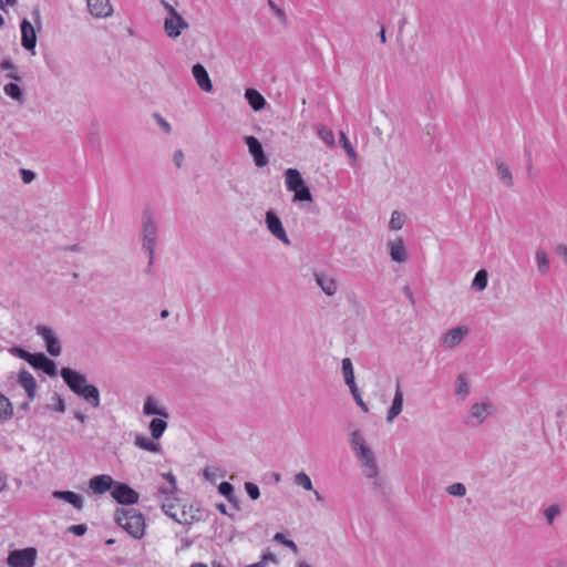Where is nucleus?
I'll list each match as a JSON object with an SVG mask.
<instances>
[{
    "mask_svg": "<svg viewBox=\"0 0 567 567\" xmlns=\"http://www.w3.org/2000/svg\"><path fill=\"white\" fill-rule=\"evenodd\" d=\"M55 404L53 406V410L60 413H63L65 411V402L61 395L58 393L54 394Z\"/></svg>",
    "mask_w": 567,
    "mask_h": 567,
    "instance_id": "bf43d9fd",
    "label": "nucleus"
},
{
    "mask_svg": "<svg viewBox=\"0 0 567 567\" xmlns=\"http://www.w3.org/2000/svg\"><path fill=\"white\" fill-rule=\"evenodd\" d=\"M389 227L392 230H399V229H401L403 227V220H402L401 213H399L398 210H394L391 214V219H390V223H389Z\"/></svg>",
    "mask_w": 567,
    "mask_h": 567,
    "instance_id": "de8ad7c7",
    "label": "nucleus"
},
{
    "mask_svg": "<svg viewBox=\"0 0 567 567\" xmlns=\"http://www.w3.org/2000/svg\"><path fill=\"white\" fill-rule=\"evenodd\" d=\"M37 549L27 547L23 549H14L9 553L7 563L10 567H33L37 560Z\"/></svg>",
    "mask_w": 567,
    "mask_h": 567,
    "instance_id": "20e7f679",
    "label": "nucleus"
},
{
    "mask_svg": "<svg viewBox=\"0 0 567 567\" xmlns=\"http://www.w3.org/2000/svg\"><path fill=\"white\" fill-rule=\"evenodd\" d=\"M35 331H37V334H39L45 342L47 351L52 357H58L61 354L62 349H61L60 341L55 337L53 330L50 327L39 324V326H37Z\"/></svg>",
    "mask_w": 567,
    "mask_h": 567,
    "instance_id": "6e6552de",
    "label": "nucleus"
},
{
    "mask_svg": "<svg viewBox=\"0 0 567 567\" xmlns=\"http://www.w3.org/2000/svg\"><path fill=\"white\" fill-rule=\"evenodd\" d=\"M13 416V405L11 401L0 393V422H7Z\"/></svg>",
    "mask_w": 567,
    "mask_h": 567,
    "instance_id": "bb28decb",
    "label": "nucleus"
},
{
    "mask_svg": "<svg viewBox=\"0 0 567 567\" xmlns=\"http://www.w3.org/2000/svg\"><path fill=\"white\" fill-rule=\"evenodd\" d=\"M161 3H162V4L164 6V8L167 10V12H168L169 17H176V14H179V13L175 10V8H174L172 4H169L167 1H165V0H161Z\"/></svg>",
    "mask_w": 567,
    "mask_h": 567,
    "instance_id": "e2e57ef3",
    "label": "nucleus"
},
{
    "mask_svg": "<svg viewBox=\"0 0 567 567\" xmlns=\"http://www.w3.org/2000/svg\"><path fill=\"white\" fill-rule=\"evenodd\" d=\"M74 419H76L78 421H80L82 424L86 423L87 421V415L83 414L81 411L79 410H75L74 411Z\"/></svg>",
    "mask_w": 567,
    "mask_h": 567,
    "instance_id": "69168bd1",
    "label": "nucleus"
},
{
    "mask_svg": "<svg viewBox=\"0 0 567 567\" xmlns=\"http://www.w3.org/2000/svg\"><path fill=\"white\" fill-rule=\"evenodd\" d=\"M340 142L342 144V147L348 153V155L351 158L355 159L357 158V153H355L353 146L351 145L349 138L347 137V135L343 132H340Z\"/></svg>",
    "mask_w": 567,
    "mask_h": 567,
    "instance_id": "09e8293b",
    "label": "nucleus"
},
{
    "mask_svg": "<svg viewBox=\"0 0 567 567\" xmlns=\"http://www.w3.org/2000/svg\"><path fill=\"white\" fill-rule=\"evenodd\" d=\"M488 274L485 269H480L473 280H472V289L475 291H483L487 287Z\"/></svg>",
    "mask_w": 567,
    "mask_h": 567,
    "instance_id": "473e14b6",
    "label": "nucleus"
},
{
    "mask_svg": "<svg viewBox=\"0 0 567 567\" xmlns=\"http://www.w3.org/2000/svg\"><path fill=\"white\" fill-rule=\"evenodd\" d=\"M265 224L274 237L279 239L286 246L291 245V241L284 228L282 221L275 210L269 209L266 212Z\"/></svg>",
    "mask_w": 567,
    "mask_h": 567,
    "instance_id": "423d86ee",
    "label": "nucleus"
},
{
    "mask_svg": "<svg viewBox=\"0 0 567 567\" xmlns=\"http://www.w3.org/2000/svg\"><path fill=\"white\" fill-rule=\"evenodd\" d=\"M403 409V392L401 390V384L398 381L395 385V393L392 400V404L388 410L386 421L389 423L393 422V420L402 412Z\"/></svg>",
    "mask_w": 567,
    "mask_h": 567,
    "instance_id": "6ab92c4d",
    "label": "nucleus"
},
{
    "mask_svg": "<svg viewBox=\"0 0 567 567\" xmlns=\"http://www.w3.org/2000/svg\"><path fill=\"white\" fill-rule=\"evenodd\" d=\"M143 413L145 415H158L161 417L169 416L168 412L164 408H158L156 401L152 396H148L145 400L144 406H143Z\"/></svg>",
    "mask_w": 567,
    "mask_h": 567,
    "instance_id": "393cba45",
    "label": "nucleus"
},
{
    "mask_svg": "<svg viewBox=\"0 0 567 567\" xmlns=\"http://www.w3.org/2000/svg\"><path fill=\"white\" fill-rule=\"evenodd\" d=\"M547 523L551 525L557 515L560 514V507L556 504L548 506L544 512Z\"/></svg>",
    "mask_w": 567,
    "mask_h": 567,
    "instance_id": "3c124183",
    "label": "nucleus"
},
{
    "mask_svg": "<svg viewBox=\"0 0 567 567\" xmlns=\"http://www.w3.org/2000/svg\"><path fill=\"white\" fill-rule=\"evenodd\" d=\"M403 293L405 295V297L408 298L410 303L412 306H414L415 305V299H414L413 292L411 291V288L408 285L403 287Z\"/></svg>",
    "mask_w": 567,
    "mask_h": 567,
    "instance_id": "680f3d73",
    "label": "nucleus"
},
{
    "mask_svg": "<svg viewBox=\"0 0 567 567\" xmlns=\"http://www.w3.org/2000/svg\"><path fill=\"white\" fill-rule=\"evenodd\" d=\"M293 483L298 486H301L306 491H312V482L310 476L306 472H299L293 477Z\"/></svg>",
    "mask_w": 567,
    "mask_h": 567,
    "instance_id": "4c0bfd02",
    "label": "nucleus"
},
{
    "mask_svg": "<svg viewBox=\"0 0 567 567\" xmlns=\"http://www.w3.org/2000/svg\"><path fill=\"white\" fill-rule=\"evenodd\" d=\"M245 491L252 501H256L260 497V489L258 485L252 482L245 483Z\"/></svg>",
    "mask_w": 567,
    "mask_h": 567,
    "instance_id": "8fccbe9b",
    "label": "nucleus"
},
{
    "mask_svg": "<svg viewBox=\"0 0 567 567\" xmlns=\"http://www.w3.org/2000/svg\"><path fill=\"white\" fill-rule=\"evenodd\" d=\"M153 116L156 120V123L162 127V130L166 134H169L172 131L171 124L159 113H154Z\"/></svg>",
    "mask_w": 567,
    "mask_h": 567,
    "instance_id": "5fc2aeb1",
    "label": "nucleus"
},
{
    "mask_svg": "<svg viewBox=\"0 0 567 567\" xmlns=\"http://www.w3.org/2000/svg\"><path fill=\"white\" fill-rule=\"evenodd\" d=\"M350 444H351L353 452H355L359 449H361L362 446L367 445L365 441L359 430H355L351 433Z\"/></svg>",
    "mask_w": 567,
    "mask_h": 567,
    "instance_id": "79ce46f5",
    "label": "nucleus"
},
{
    "mask_svg": "<svg viewBox=\"0 0 567 567\" xmlns=\"http://www.w3.org/2000/svg\"><path fill=\"white\" fill-rule=\"evenodd\" d=\"M354 454L364 466L365 476L369 478L377 477L379 474V467L372 450L368 445H364L358 451H355Z\"/></svg>",
    "mask_w": 567,
    "mask_h": 567,
    "instance_id": "0eeeda50",
    "label": "nucleus"
},
{
    "mask_svg": "<svg viewBox=\"0 0 567 567\" xmlns=\"http://www.w3.org/2000/svg\"><path fill=\"white\" fill-rule=\"evenodd\" d=\"M495 166L498 177L503 182V184L506 185L507 187H512L514 183L509 167L499 158L495 161Z\"/></svg>",
    "mask_w": 567,
    "mask_h": 567,
    "instance_id": "a878e982",
    "label": "nucleus"
},
{
    "mask_svg": "<svg viewBox=\"0 0 567 567\" xmlns=\"http://www.w3.org/2000/svg\"><path fill=\"white\" fill-rule=\"evenodd\" d=\"M29 364L35 370H41L49 377H55L58 373L55 362L48 358L43 352L33 353L32 359L29 360Z\"/></svg>",
    "mask_w": 567,
    "mask_h": 567,
    "instance_id": "9b49d317",
    "label": "nucleus"
},
{
    "mask_svg": "<svg viewBox=\"0 0 567 567\" xmlns=\"http://www.w3.org/2000/svg\"><path fill=\"white\" fill-rule=\"evenodd\" d=\"M163 478H165L168 482V486H161L158 488V495H171L175 494L177 491L176 486V477L172 472L163 473Z\"/></svg>",
    "mask_w": 567,
    "mask_h": 567,
    "instance_id": "2f4dec72",
    "label": "nucleus"
},
{
    "mask_svg": "<svg viewBox=\"0 0 567 567\" xmlns=\"http://www.w3.org/2000/svg\"><path fill=\"white\" fill-rule=\"evenodd\" d=\"M112 497L121 505L131 506L138 502L140 495L128 484L115 482L111 489Z\"/></svg>",
    "mask_w": 567,
    "mask_h": 567,
    "instance_id": "39448f33",
    "label": "nucleus"
},
{
    "mask_svg": "<svg viewBox=\"0 0 567 567\" xmlns=\"http://www.w3.org/2000/svg\"><path fill=\"white\" fill-rule=\"evenodd\" d=\"M217 473L220 474V476H223L224 474L220 472V470L218 467H214V466H206L204 470H203V476L206 481L210 482V483H215L216 482V477H217Z\"/></svg>",
    "mask_w": 567,
    "mask_h": 567,
    "instance_id": "49530a36",
    "label": "nucleus"
},
{
    "mask_svg": "<svg viewBox=\"0 0 567 567\" xmlns=\"http://www.w3.org/2000/svg\"><path fill=\"white\" fill-rule=\"evenodd\" d=\"M390 249V256L393 261L404 262L408 258L406 249L404 246V241L402 238H398L396 240H392L388 244Z\"/></svg>",
    "mask_w": 567,
    "mask_h": 567,
    "instance_id": "5701e85b",
    "label": "nucleus"
},
{
    "mask_svg": "<svg viewBox=\"0 0 567 567\" xmlns=\"http://www.w3.org/2000/svg\"><path fill=\"white\" fill-rule=\"evenodd\" d=\"M115 482L110 475L101 474L95 475L89 481V487L95 494H104L109 489L113 488Z\"/></svg>",
    "mask_w": 567,
    "mask_h": 567,
    "instance_id": "2eb2a0df",
    "label": "nucleus"
},
{
    "mask_svg": "<svg viewBox=\"0 0 567 567\" xmlns=\"http://www.w3.org/2000/svg\"><path fill=\"white\" fill-rule=\"evenodd\" d=\"M3 91L14 101H22L23 99V91L17 83L10 82L6 84Z\"/></svg>",
    "mask_w": 567,
    "mask_h": 567,
    "instance_id": "c9c22d12",
    "label": "nucleus"
},
{
    "mask_svg": "<svg viewBox=\"0 0 567 567\" xmlns=\"http://www.w3.org/2000/svg\"><path fill=\"white\" fill-rule=\"evenodd\" d=\"M163 496H164V498L162 502V509L164 511V513L167 516H169L171 518H173L176 522H179V519L176 517V514L172 512V509L175 507V502L177 501V498L175 497V494L163 495Z\"/></svg>",
    "mask_w": 567,
    "mask_h": 567,
    "instance_id": "72a5a7b5",
    "label": "nucleus"
},
{
    "mask_svg": "<svg viewBox=\"0 0 567 567\" xmlns=\"http://www.w3.org/2000/svg\"><path fill=\"white\" fill-rule=\"evenodd\" d=\"M470 392V385L464 374H460L456 379L455 394L462 398Z\"/></svg>",
    "mask_w": 567,
    "mask_h": 567,
    "instance_id": "ea45409f",
    "label": "nucleus"
},
{
    "mask_svg": "<svg viewBox=\"0 0 567 567\" xmlns=\"http://www.w3.org/2000/svg\"><path fill=\"white\" fill-rule=\"evenodd\" d=\"M342 373L344 382L349 388L357 385L351 359L344 358L342 360Z\"/></svg>",
    "mask_w": 567,
    "mask_h": 567,
    "instance_id": "c756f323",
    "label": "nucleus"
},
{
    "mask_svg": "<svg viewBox=\"0 0 567 567\" xmlns=\"http://www.w3.org/2000/svg\"><path fill=\"white\" fill-rule=\"evenodd\" d=\"M285 177L287 189L290 192L297 190V188L306 184L300 172L296 168H288L285 172Z\"/></svg>",
    "mask_w": 567,
    "mask_h": 567,
    "instance_id": "b1692460",
    "label": "nucleus"
},
{
    "mask_svg": "<svg viewBox=\"0 0 567 567\" xmlns=\"http://www.w3.org/2000/svg\"><path fill=\"white\" fill-rule=\"evenodd\" d=\"M60 375L74 394L83 398L92 408H100V391L94 384L86 383V377L83 373L64 367L60 370Z\"/></svg>",
    "mask_w": 567,
    "mask_h": 567,
    "instance_id": "f257e3e1",
    "label": "nucleus"
},
{
    "mask_svg": "<svg viewBox=\"0 0 567 567\" xmlns=\"http://www.w3.org/2000/svg\"><path fill=\"white\" fill-rule=\"evenodd\" d=\"M20 174L24 184H30L35 178V173L30 169L22 168Z\"/></svg>",
    "mask_w": 567,
    "mask_h": 567,
    "instance_id": "4d7b16f0",
    "label": "nucleus"
},
{
    "mask_svg": "<svg viewBox=\"0 0 567 567\" xmlns=\"http://www.w3.org/2000/svg\"><path fill=\"white\" fill-rule=\"evenodd\" d=\"M245 99L255 112H259L265 109L267 102L262 94L256 89L249 87L245 91Z\"/></svg>",
    "mask_w": 567,
    "mask_h": 567,
    "instance_id": "4be33fe9",
    "label": "nucleus"
},
{
    "mask_svg": "<svg viewBox=\"0 0 567 567\" xmlns=\"http://www.w3.org/2000/svg\"><path fill=\"white\" fill-rule=\"evenodd\" d=\"M244 141L249 154L254 157L255 165L259 168L265 167L268 164V157L264 152L260 141L252 135L244 136Z\"/></svg>",
    "mask_w": 567,
    "mask_h": 567,
    "instance_id": "1a4fd4ad",
    "label": "nucleus"
},
{
    "mask_svg": "<svg viewBox=\"0 0 567 567\" xmlns=\"http://www.w3.org/2000/svg\"><path fill=\"white\" fill-rule=\"evenodd\" d=\"M115 523L134 539H142L145 535V516L137 509L116 508L114 513Z\"/></svg>",
    "mask_w": 567,
    "mask_h": 567,
    "instance_id": "7ed1b4c3",
    "label": "nucleus"
},
{
    "mask_svg": "<svg viewBox=\"0 0 567 567\" xmlns=\"http://www.w3.org/2000/svg\"><path fill=\"white\" fill-rule=\"evenodd\" d=\"M293 202H312V194L306 184L293 190Z\"/></svg>",
    "mask_w": 567,
    "mask_h": 567,
    "instance_id": "58836bf2",
    "label": "nucleus"
},
{
    "mask_svg": "<svg viewBox=\"0 0 567 567\" xmlns=\"http://www.w3.org/2000/svg\"><path fill=\"white\" fill-rule=\"evenodd\" d=\"M218 493L226 497L228 502H233L235 499L234 486L227 481H224L218 485Z\"/></svg>",
    "mask_w": 567,
    "mask_h": 567,
    "instance_id": "a19ab883",
    "label": "nucleus"
},
{
    "mask_svg": "<svg viewBox=\"0 0 567 567\" xmlns=\"http://www.w3.org/2000/svg\"><path fill=\"white\" fill-rule=\"evenodd\" d=\"M9 352H10L12 355H14V357H17V358H19V359L27 361L28 363H29V360H31V359H32V357H33V353H31V352L27 351L25 349H23V348H21V347H19V346H13V347H11V348L9 349Z\"/></svg>",
    "mask_w": 567,
    "mask_h": 567,
    "instance_id": "37998d69",
    "label": "nucleus"
},
{
    "mask_svg": "<svg viewBox=\"0 0 567 567\" xmlns=\"http://www.w3.org/2000/svg\"><path fill=\"white\" fill-rule=\"evenodd\" d=\"M90 13L95 18H106L113 12L109 0H87Z\"/></svg>",
    "mask_w": 567,
    "mask_h": 567,
    "instance_id": "a211bd4d",
    "label": "nucleus"
},
{
    "mask_svg": "<svg viewBox=\"0 0 567 567\" xmlns=\"http://www.w3.org/2000/svg\"><path fill=\"white\" fill-rule=\"evenodd\" d=\"M267 3H268V7L272 10V12L276 14L280 24L287 25L288 21H287L286 12L280 7H278L272 0H268Z\"/></svg>",
    "mask_w": 567,
    "mask_h": 567,
    "instance_id": "c03bdc74",
    "label": "nucleus"
},
{
    "mask_svg": "<svg viewBox=\"0 0 567 567\" xmlns=\"http://www.w3.org/2000/svg\"><path fill=\"white\" fill-rule=\"evenodd\" d=\"M216 508L219 511L220 514L223 515H229L228 512H227V508H226V505L223 504V503H218L216 505Z\"/></svg>",
    "mask_w": 567,
    "mask_h": 567,
    "instance_id": "774afa93",
    "label": "nucleus"
},
{
    "mask_svg": "<svg viewBox=\"0 0 567 567\" xmlns=\"http://www.w3.org/2000/svg\"><path fill=\"white\" fill-rule=\"evenodd\" d=\"M260 561L267 566L268 563H274V564H278V559H277V556L275 554H272L271 551H266L261 555V558H260Z\"/></svg>",
    "mask_w": 567,
    "mask_h": 567,
    "instance_id": "13d9d810",
    "label": "nucleus"
},
{
    "mask_svg": "<svg viewBox=\"0 0 567 567\" xmlns=\"http://www.w3.org/2000/svg\"><path fill=\"white\" fill-rule=\"evenodd\" d=\"M319 135L327 144H329V145L334 144V135L331 130L321 127V130H319Z\"/></svg>",
    "mask_w": 567,
    "mask_h": 567,
    "instance_id": "864d4df0",
    "label": "nucleus"
},
{
    "mask_svg": "<svg viewBox=\"0 0 567 567\" xmlns=\"http://www.w3.org/2000/svg\"><path fill=\"white\" fill-rule=\"evenodd\" d=\"M313 276L317 285L322 289V291L327 296L332 297L337 293L338 282L333 277L324 272H315Z\"/></svg>",
    "mask_w": 567,
    "mask_h": 567,
    "instance_id": "f3484780",
    "label": "nucleus"
},
{
    "mask_svg": "<svg viewBox=\"0 0 567 567\" xmlns=\"http://www.w3.org/2000/svg\"><path fill=\"white\" fill-rule=\"evenodd\" d=\"M134 443L137 447L145 450L147 452L157 453L161 450L159 444L153 442L152 440L143 435H136Z\"/></svg>",
    "mask_w": 567,
    "mask_h": 567,
    "instance_id": "cd10ccee",
    "label": "nucleus"
},
{
    "mask_svg": "<svg viewBox=\"0 0 567 567\" xmlns=\"http://www.w3.org/2000/svg\"><path fill=\"white\" fill-rule=\"evenodd\" d=\"M468 329L466 327H456L450 329L442 338V342L446 348L453 349L458 346L464 337L467 334Z\"/></svg>",
    "mask_w": 567,
    "mask_h": 567,
    "instance_id": "dca6fc26",
    "label": "nucleus"
},
{
    "mask_svg": "<svg viewBox=\"0 0 567 567\" xmlns=\"http://www.w3.org/2000/svg\"><path fill=\"white\" fill-rule=\"evenodd\" d=\"M492 409L493 405L489 402L474 403L470 410V417L476 420V424H482L491 414Z\"/></svg>",
    "mask_w": 567,
    "mask_h": 567,
    "instance_id": "412c9836",
    "label": "nucleus"
},
{
    "mask_svg": "<svg viewBox=\"0 0 567 567\" xmlns=\"http://www.w3.org/2000/svg\"><path fill=\"white\" fill-rule=\"evenodd\" d=\"M192 73L194 79L196 80L197 85L203 90L204 92H212L213 91V83L210 80V76L206 70V68L200 64L196 63L192 68Z\"/></svg>",
    "mask_w": 567,
    "mask_h": 567,
    "instance_id": "4468645a",
    "label": "nucleus"
},
{
    "mask_svg": "<svg viewBox=\"0 0 567 567\" xmlns=\"http://www.w3.org/2000/svg\"><path fill=\"white\" fill-rule=\"evenodd\" d=\"M158 231L159 228L155 218L154 209L150 205H147L143 208L141 215L142 249L147 251L148 254V264L146 268L147 272L151 271L155 260Z\"/></svg>",
    "mask_w": 567,
    "mask_h": 567,
    "instance_id": "f03ea898",
    "label": "nucleus"
},
{
    "mask_svg": "<svg viewBox=\"0 0 567 567\" xmlns=\"http://www.w3.org/2000/svg\"><path fill=\"white\" fill-rule=\"evenodd\" d=\"M52 496L56 499H61L71 504L78 511H81L84 506L83 497L72 491H54Z\"/></svg>",
    "mask_w": 567,
    "mask_h": 567,
    "instance_id": "aec40b11",
    "label": "nucleus"
},
{
    "mask_svg": "<svg viewBox=\"0 0 567 567\" xmlns=\"http://www.w3.org/2000/svg\"><path fill=\"white\" fill-rule=\"evenodd\" d=\"M173 161H174V164L177 168H181L182 167V164H183V161H184V153L182 150H177L175 153H174V156H173Z\"/></svg>",
    "mask_w": 567,
    "mask_h": 567,
    "instance_id": "052dcab7",
    "label": "nucleus"
},
{
    "mask_svg": "<svg viewBox=\"0 0 567 567\" xmlns=\"http://www.w3.org/2000/svg\"><path fill=\"white\" fill-rule=\"evenodd\" d=\"M167 427V422L163 419H153L150 422L151 435L154 440H159Z\"/></svg>",
    "mask_w": 567,
    "mask_h": 567,
    "instance_id": "7c9ffc66",
    "label": "nucleus"
},
{
    "mask_svg": "<svg viewBox=\"0 0 567 567\" xmlns=\"http://www.w3.org/2000/svg\"><path fill=\"white\" fill-rule=\"evenodd\" d=\"M351 391V394L355 401V403L362 409L363 412H368V405L364 403V401L361 398V394L359 392V389L357 385L349 388Z\"/></svg>",
    "mask_w": 567,
    "mask_h": 567,
    "instance_id": "603ef678",
    "label": "nucleus"
},
{
    "mask_svg": "<svg viewBox=\"0 0 567 567\" xmlns=\"http://www.w3.org/2000/svg\"><path fill=\"white\" fill-rule=\"evenodd\" d=\"M536 262H537V269L542 275H547L549 272V269H550L549 258L544 250L538 249L536 251Z\"/></svg>",
    "mask_w": 567,
    "mask_h": 567,
    "instance_id": "f704fd0d",
    "label": "nucleus"
},
{
    "mask_svg": "<svg viewBox=\"0 0 567 567\" xmlns=\"http://www.w3.org/2000/svg\"><path fill=\"white\" fill-rule=\"evenodd\" d=\"M187 28L188 23L181 14H176V17H167L164 21V30L172 39L178 38L182 34V31Z\"/></svg>",
    "mask_w": 567,
    "mask_h": 567,
    "instance_id": "f8f14e48",
    "label": "nucleus"
},
{
    "mask_svg": "<svg viewBox=\"0 0 567 567\" xmlns=\"http://www.w3.org/2000/svg\"><path fill=\"white\" fill-rule=\"evenodd\" d=\"M446 492L456 497H463L466 494V487L463 483H453L447 486Z\"/></svg>",
    "mask_w": 567,
    "mask_h": 567,
    "instance_id": "a18cd8bd",
    "label": "nucleus"
},
{
    "mask_svg": "<svg viewBox=\"0 0 567 567\" xmlns=\"http://www.w3.org/2000/svg\"><path fill=\"white\" fill-rule=\"evenodd\" d=\"M7 487V475L0 472V493Z\"/></svg>",
    "mask_w": 567,
    "mask_h": 567,
    "instance_id": "338daca9",
    "label": "nucleus"
},
{
    "mask_svg": "<svg viewBox=\"0 0 567 567\" xmlns=\"http://www.w3.org/2000/svg\"><path fill=\"white\" fill-rule=\"evenodd\" d=\"M86 530H87V526L85 524L71 525L68 528V532L72 533L75 536H83L86 533Z\"/></svg>",
    "mask_w": 567,
    "mask_h": 567,
    "instance_id": "6e6d98bb",
    "label": "nucleus"
},
{
    "mask_svg": "<svg viewBox=\"0 0 567 567\" xmlns=\"http://www.w3.org/2000/svg\"><path fill=\"white\" fill-rule=\"evenodd\" d=\"M18 382L24 389L28 399L33 401L38 390L34 377L27 369H21L18 374Z\"/></svg>",
    "mask_w": 567,
    "mask_h": 567,
    "instance_id": "ddd939ff",
    "label": "nucleus"
},
{
    "mask_svg": "<svg viewBox=\"0 0 567 567\" xmlns=\"http://www.w3.org/2000/svg\"><path fill=\"white\" fill-rule=\"evenodd\" d=\"M556 252L565 258V261L567 264V246L566 245H558L556 247Z\"/></svg>",
    "mask_w": 567,
    "mask_h": 567,
    "instance_id": "0e129e2a",
    "label": "nucleus"
},
{
    "mask_svg": "<svg viewBox=\"0 0 567 567\" xmlns=\"http://www.w3.org/2000/svg\"><path fill=\"white\" fill-rule=\"evenodd\" d=\"M0 70H8L9 73L6 74V78L14 80L17 82L22 81V76L18 73V66L10 59H6L0 63Z\"/></svg>",
    "mask_w": 567,
    "mask_h": 567,
    "instance_id": "c85d7f7f",
    "label": "nucleus"
},
{
    "mask_svg": "<svg viewBox=\"0 0 567 567\" xmlns=\"http://www.w3.org/2000/svg\"><path fill=\"white\" fill-rule=\"evenodd\" d=\"M20 29L22 48L31 52L32 55H34L37 47V33L32 23L24 18L20 23Z\"/></svg>",
    "mask_w": 567,
    "mask_h": 567,
    "instance_id": "9d476101",
    "label": "nucleus"
},
{
    "mask_svg": "<svg viewBox=\"0 0 567 567\" xmlns=\"http://www.w3.org/2000/svg\"><path fill=\"white\" fill-rule=\"evenodd\" d=\"M272 540L291 549V551L296 555L299 553L297 544L292 539L287 538L284 533H276L272 537Z\"/></svg>",
    "mask_w": 567,
    "mask_h": 567,
    "instance_id": "e433bc0d",
    "label": "nucleus"
}]
</instances>
